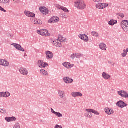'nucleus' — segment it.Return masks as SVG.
Returning <instances> with one entry per match:
<instances>
[{
    "label": "nucleus",
    "instance_id": "72a5a7b5",
    "mask_svg": "<svg viewBox=\"0 0 128 128\" xmlns=\"http://www.w3.org/2000/svg\"><path fill=\"white\" fill-rule=\"evenodd\" d=\"M122 29L124 32H128V25L126 26H122Z\"/></svg>",
    "mask_w": 128,
    "mask_h": 128
},
{
    "label": "nucleus",
    "instance_id": "3c124183",
    "mask_svg": "<svg viewBox=\"0 0 128 128\" xmlns=\"http://www.w3.org/2000/svg\"><path fill=\"white\" fill-rule=\"evenodd\" d=\"M51 112L52 114H56V112H54V109H52V108H51Z\"/></svg>",
    "mask_w": 128,
    "mask_h": 128
},
{
    "label": "nucleus",
    "instance_id": "49530a36",
    "mask_svg": "<svg viewBox=\"0 0 128 128\" xmlns=\"http://www.w3.org/2000/svg\"><path fill=\"white\" fill-rule=\"evenodd\" d=\"M70 58H72V60H74V58H76V54H72L71 55Z\"/></svg>",
    "mask_w": 128,
    "mask_h": 128
},
{
    "label": "nucleus",
    "instance_id": "a211bd4d",
    "mask_svg": "<svg viewBox=\"0 0 128 128\" xmlns=\"http://www.w3.org/2000/svg\"><path fill=\"white\" fill-rule=\"evenodd\" d=\"M102 76L106 80H108L110 78V76L106 72L102 73Z\"/></svg>",
    "mask_w": 128,
    "mask_h": 128
},
{
    "label": "nucleus",
    "instance_id": "a878e982",
    "mask_svg": "<svg viewBox=\"0 0 128 128\" xmlns=\"http://www.w3.org/2000/svg\"><path fill=\"white\" fill-rule=\"evenodd\" d=\"M128 48H127L126 50H124V53L122 54V58H126V56L128 54Z\"/></svg>",
    "mask_w": 128,
    "mask_h": 128
},
{
    "label": "nucleus",
    "instance_id": "a18cd8bd",
    "mask_svg": "<svg viewBox=\"0 0 128 128\" xmlns=\"http://www.w3.org/2000/svg\"><path fill=\"white\" fill-rule=\"evenodd\" d=\"M0 10H1V12H6V10L4 8H2V6H0Z\"/></svg>",
    "mask_w": 128,
    "mask_h": 128
},
{
    "label": "nucleus",
    "instance_id": "f3484780",
    "mask_svg": "<svg viewBox=\"0 0 128 128\" xmlns=\"http://www.w3.org/2000/svg\"><path fill=\"white\" fill-rule=\"evenodd\" d=\"M79 38L84 42H88V37L86 34H80Z\"/></svg>",
    "mask_w": 128,
    "mask_h": 128
},
{
    "label": "nucleus",
    "instance_id": "9d476101",
    "mask_svg": "<svg viewBox=\"0 0 128 128\" xmlns=\"http://www.w3.org/2000/svg\"><path fill=\"white\" fill-rule=\"evenodd\" d=\"M86 112H87L84 114L86 118H92V109L86 110Z\"/></svg>",
    "mask_w": 128,
    "mask_h": 128
},
{
    "label": "nucleus",
    "instance_id": "4c0bfd02",
    "mask_svg": "<svg viewBox=\"0 0 128 128\" xmlns=\"http://www.w3.org/2000/svg\"><path fill=\"white\" fill-rule=\"evenodd\" d=\"M59 42H66V38H62V39H59Z\"/></svg>",
    "mask_w": 128,
    "mask_h": 128
},
{
    "label": "nucleus",
    "instance_id": "4be33fe9",
    "mask_svg": "<svg viewBox=\"0 0 128 128\" xmlns=\"http://www.w3.org/2000/svg\"><path fill=\"white\" fill-rule=\"evenodd\" d=\"M10 0H0L1 4H10Z\"/></svg>",
    "mask_w": 128,
    "mask_h": 128
},
{
    "label": "nucleus",
    "instance_id": "dca6fc26",
    "mask_svg": "<svg viewBox=\"0 0 128 128\" xmlns=\"http://www.w3.org/2000/svg\"><path fill=\"white\" fill-rule=\"evenodd\" d=\"M66 84H72L74 82V80L68 77H65L63 78Z\"/></svg>",
    "mask_w": 128,
    "mask_h": 128
},
{
    "label": "nucleus",
    "instance_id": "9b49d317",
    "mask_svg": "<svg viewBox=\"0 0 128 128\" xmlns=\"http://www.w3.org/2000/svg\"><path fill=\"white\" fill-rule=\"evenodd\" d=\"M12 46H14L16 48V50H20V52H24V50L22 47V46L16 44H12Z\"/></svg>",
    "mask_w": 128,
    "mask_h": 128
},
{
    "label": "nucleus",
    "instance_id": "393cba45",
    "mask_svg": "<svg viewBox=\"0 0 128 128\" xmlns=\"http://www.w3.org/2000/svg\"><path fill=\"white\" fill-rule=\"evenodd\" d=\"M96 8L98 10H104V4H98L96 5Z\"/></svg>",
    "mask_w": 128,
    "mask_h": 128
},
{
    "label": "nucleus",
    "instance_id": "5701e85b",
    "mask_svg": "<svg viewBox=\"0 0 128 128\" xmlns=\"http://www.w3.org/2000/svg\"><path fill=\"white\" fill-rule=\"evenodd\" d=\"M118 24V21L114 20H110V21L108 22L109 26H114V24Z\"/></svg>",
    "mask_w": 128,
    "mask_h": 128
},
{
    "label": "nucleus",
    "instance_id": "f8f14e48",
    "mask_svg": "<svg viewBox=\"0 0 128 128\" xmlns=\"http://www.w3.org/2000/svg\"><path fill=\"white\" fill-rule=\"evenodd\" d=\"M52 44H54V46H56V48H62V44L59 41L58 42V40H52Z\"/></svg>",
    "mask_w": 128,
    "mask_h": 128
},
{
    "label": "nucleus",
    "instance_id": "c85d7f7f",
    "mask_svg": "<svg viewBox=\"0 0 128 128\" xmlns=\"http://www.w3.org/2000/svg\"><path fill=\"white\" fill-rule=\"evenodd\" d=\"M128 26V21L124 20L122 22V26Z\"/></svg>",
    "mask_w": 128,
    "mask_h": 128
},
{
    "label": "nucleus",
    "instance_id": "6ab92c4d",
    "mask_svg": "<svg viewBox=\"0 0 128 128\" xmlns=\"http://www.w3.org/2000/svg\"><path fill=\"white\" fill-rule=\"evenodd\" d=\"M32 24H42V22L41 20L38 19H33L32 20Z\"/></svg>",
    "mask_w": 128,
    "mask_h": 128
},
{
    "label": "nucleus",
    "instance_id": "de8ad7c7",
    "mask_svg": "<svg viewBox=\"0 0 128 128\" xmlns=\"http://www.w3.org/2000/svg\"><path fill=\"white\" fill-rule=\"evenodd\" d=\"M108 4H103V8H108Z\"/></svg>",
    "mask_w": 128,
    "mask_h": 128
},
{
    "label": "nucleus",
    "instance_id": "423d86ee",
    "mask_svg": "<svg viewBox=\"0 0 128 128\" xmlns=\"http://www.w3.org/2000/svg\"><path fill=\"white\" fill-rule=\"evenodd\" d=\"M38 64L40 68H44L48 66V64L47 63L44 62L42 60H38Z\"/></svg>",
    "mask_w": 128,
    "mask_h": 128
},
{
    "label": "nucleus",
    "instance_id": "20e7f679",
    "mask_svg": "<svg viewBox=\"0 0 128 128\" xmlns=\"http://www.w3.org/2000/svg\"><path fill=\"white\" fill-rule=\"evenodd\" d=\"M118 96L124 98H128V94L124 90H120L118 92Z\"/></svg>",
    "mask_w": 128,
    "mask_h": 128
},
{
    "label": "nucleus",
    "instance_id": "79ce46f5",
    "mask_svg": "<svg viewBox=\"0 0 128 128\" xmlns=\"http://www.w3.org/2000/svg\"><path fill=\"white\" fill-rule=\"evenodd\" d=\"M5 120L7 122H10V118L6 117L5 118Z\"/></svg>",
    "mask_w": 128,
    "mask_h": 128
},
{
    "label": "nucleus",
    "instance_id": "f03ea898",
    "mask_svg": "<svg viewBox=\"0 0 128 128\" xmlns=\"http://www.w3.org/2000/svg\"><path fill=\"white\" fill-rule=\"evenodd\" d=\"M38 33L42 36H50V34L48 33V31L46 30H38Z\"/></svg>",
    "mask_w": 128,
    "mask_h": 128
},
{
    "label": "nucleus",
    "instance_id": "f257e3e1",
    "mask_svg": "<svg viewBox=\"0 0 128 128\" xmlns=\"http://www.w3.org/2000/svg\"><path fill=\"white\" fill-rule=\"evenodd\" d=\"M74 6L78 10H84L86 8V4L84 0H78L74 2Z\"/></svg>",
    "mask_w": 128,
    "mask_h": 128
},
{
    "label": "nucleus",
    "instance_id": "1a4fd4ad",
    "mask_svg": "<svg viewBox=\"0 0 128 128\" xmlns=\"http://www.w3.org/2000/svg\"><path fill=\"white\" fill-rule=\"evenodd\" d=\"M40 10L44 16H46V14H48L49 11L48 9L47 8L40 7Z\"/></svg>",
    "mask_w": 128,
    "mask_h": 128
},
{
    "label": "nucleus",
    "instance_id": "b1692460",
    "mask_svg": "<svg viewBox=\"0 0 128 128\" xmlns=\"http://www.w3.org/2000/svg\"><path fill=\"white\" fill-rule=\"evenodd\" d=\"M40 72L42 76H48V72H46V70L42 69V70H41Z\"/></svg>",
    "mask_w": 128,
    "mask_h": 128
},
{
    "label": "nucleus",
    "instance_id": "ddd939ff",
    "mask_svg": "<svg viewBox=\"0 0 128 128\" xmlns=\"http://www.w3.org/2000/svg\"><path fill=\"white\" fill-rule=\"evenodd\" d=\"M24 14L28 18H36V14L30 11H25Z\"/></svg>",
    "mask_w": 128,
    "mask_h": 128
},
{
    "label": "nucleus",
    "instance_id": "2eb2a0df",
    "mask_svg": "<svg viewBox=\"0 0 128 128\" xmlns=\"http://www.w3.org/2000/svg\"><path fill=\"white\" fill-rule=\"evenodd\" d=\"M46 56L47 60H52L54 58V54L50 51L46 52Z\"/></svg>",
    "mask_w": 128,
    "mask_h": 128
},
{
    "label": "nucleus",
    "instance_id": "37998d69",
    "mask_svg": "<svg viewBox=\"0 0 128 128\" xmlns=\"http://www.w3.org/2000/svg\"><path fill=\"white\" fill-rule=\"evenodd\" d=\"M6 96V94L4 92H0V97L1 98H5Z\"/></svg>",
    "mask_w": 128,
    "mask_h": 128
},
{
    "label": "nucleus",
    "instance_id": "4468645a",
    "mask_svg": "<svg viewBox=\"0 0 128 128\" xmlns=\"http://www.w3.org/2000/svg\"><path fill=\"white\" fill-rule=\"evenodd\" d=\"M72 96L73 98H82V94L80 92H72Z\"/></svg>",
    "mask_w": 128,
    "mask_h": 128
},
{
    "label": "nucleus",
    "instance_id": "09e8293b",
    "mask_svg": "<svg viewBox=\"0 0 128 128\" xmlns=\"http://www.w3.org/2000/svg\"><path fill=\"white\" fill-rule=\"evenodd\" d=\"M94 2H102V0H92Z\"/></svg>",
    "mask_w": 128,
    "mask_h": 128
},
{
    "label": "nucleus",
    "instance_id": "e433bc0d",
    "mask_svg": "<svg viewBox=\"0 0 128 128\" xmlns=\"http://www.w3.org/2000/svg\"><path fill=\"white\" fill-rule=\"evenodd\" d=\"M0 112L1 114H6V109H1L0 110Z\"/></svg>",
    "mask_w": 128,
    "mask_h": 128
},
{
    "label": "nucleus",
    "instance_id": "473e14b6",
    "mask_svg": "<svg viewBox=\"0 0 128 128\" xmlns=\"http://www.w3.org/2000/svg\"><path fill=\"white\" fill-rule=\"evenodd\" d=\"M82 57V54L78 53H76L75 54V58H80Z\"/></svg>",
    "mask_w": 128,
    "mask_h": 128
},
{
    "label": "nucleus",
    "instance_id": "c756f323",
    "mask_svg": "<svg viewBox=\"0 0 128 128\" xmlns=\"http://www.w3.org/2000/svg\"><path fill=\"white\" fill-rule=\"evenodd\" d=\"M59 94H60V98H64V92L62 91H60Z\"/></svg>",
    "mask_w": 128,
    "mask_h": 128
},
{
    "label": "nucleus",
    "instance_id": "aec40b11",
    "mask_svg": "<svg viewBox=\"0 0 128 128\" xmlns=\"http://www.w3.org/2000/svg\"><path fill=\"white\" fill-rule=\"evenodd\" d=\"M100 48L102 50H106V45L104 43H100L99 44Z\"/></svg>",
    "mask_w": 128,
    "mask_h": 128
},
{
    "label": "nucleus",
    "instance_id": "a19ab883",
    "mask_svg": "<svg viewBox=\"0 0 128 128\" xmlns=\"http://www.w3.org/2000/svg\"><path fill=\"white\" fill-rule=\"evenodd\" d=\"M14 128H20V124L16 123L14 126Z\"/></svg>",
    "mask_w": 128,
    "mask_h": 128
},
{
    "label": "nucleus",
    "instance_id": "58836bf2",
    "mask_svg": "<svg viewBox=\"0 0 128 128\" xmlns=\"http://www.w3.org/2000/svg\"><path fill=\"white\" fill-rule=\"evenodd\" d=\"M16 117L12 116L10 118V122H16Z\"/></svg>",
    "mask_w": 128,
    "mask_h": 128
},
{
    "label": "nucleus",
    "instance_id": "412c9836",
    "mask_svg": "<svg viewBox=\"0 0 128 128\" xmlns=\"http://www.w3.org/2000/svg\"><path fill=\"white\" fill-rule=\"evenodd\" d=\"M105 112L106 114H109V115H110L112 114H114V112L113 110H110V108H105Z\"/></svg>",
    "mask_w": 128,
    "mask_h": 128
},
{
    "label": "nucleus",
    "instance_id": "f704fd0d",
    "mask_svg": "<svg viewBox=\"0 0 128 128\" xmlns=\"http://www.w3.org/2000/svg\"><path fill=\"white\" fill-rule=\"evenodd\" d=\"M55 114L58 118H62V114L60 112H56Z\"/></svg>",
    "mask_w": 128,
    "mask_h": 128
},
{
    "label": "nucleus",
    "instance_id": "cd10ccee",
    "mask_svg": "<svg viewBox=\"0 0 128 128\" xmlns=\"http://www.w3.org/2000/svg\"><path fill=\"white\" fill-rule=\"evenodd\" d=\"M91 34L92 36H95V38H98V33L96 32H92Z\"/></svg>",
    "mask_w": 128,
    "mask_h": 128
},
{
    "label": "nucleus",
    "instance_id": "bb28decb",
    "mask_svg": "<svg viewBox=\"0 0 128 128\" xmlns=\"http://www.w3.org/2000/svg\"><path fill=\"white\" fill-rule=\"evenodd\" d=\"M63 66L66 68H70V64L68 62H65L63 64Z\"/></svg>",
    "mask_w": 128,
    "mask_h": 128
},
{
    "label": "nucleus",
    "instance_id": "6e6552de",
    "mask_svg": "<svg viewBox=\"0 0 128 128\" xmlns=\"http://www.w3.org/2000/svg\"><path fill=\"white\" fill-rule=\"evenodd\" d=\"M55 8H58V10H63V12H70V10L66 8L61 6L59 4H56L55 6Z\"/></svg>",
    "mask_w": 128,
    "mask_h": 128
},
{
    "label": "nucleus",
    "instance_id": "0eeeda50",
    "mask_svg": "<svg viewBox=\"0 0 128 128\" xmlns=\"http://www.w3.org/2000/svg\"><path fill=\"white\" fill-rule=\"evenodd\" d=\"M116 106L120 108H126V106H128V104L124 101L122 100H120L119 101L117 104Z\"/></svg>",
    "mask_w": 128,
    "mask_h": 128
},
{
    "label": "nucleus",
    "instance_id": "39448f33",
    "mask_svg": "<svg viewBox=\"0 0 128 128\" xmlns=\"http://www.w3.org/2000/svg\"><path fill=\"white\" fill-rule=\"evenodd\" d=\"M60 22V18L57 16L52 17L48 21L49 24H56V22Z\"/></svg>",
    "mask_w": 128,
    "mask_h": 128
},
{
    "label": "nucleus",
    "instance_id": "c9c22d12",
    "mask_svg": "<svg viewBox=\"0 0 128 128\" xmlns=\"http://www.w3.org/2000/svg\"><path fill=\"white\" fill-rule=\"evenodd\" d=\"M116 14L118 16H120V18H124V14L122 13H118Z\"/></svg>",
    "mask_w": 128,
    "mask_h": 128
},
{
    "label": "nucleus",
    "instance_id": "ea45409f",
    "mask_svg": "<svg viewBox=\"0 0 128 128\" xmlns=\"http://www.w3.org/2000/svg\"><path fill=\"white\" fill-rule=\"evenodd\" d=\"M4 94H5V98H8V96H10V93L9 92H4Z\"/></svg>",
    "mask_w": 128,
    "mask_h": 128
},
{
    "label": "nucleus",
    "instance_id": "7ed1b4c3",
    "mask_svg": "<svg viewBox=\"0 0 128 128\" xmlns=\"http://www.w3.org/2000/svg\"><path fill=\"white\" fill-rule=\"evenodd\" d=\"M19 72L21 74L22 76H26L28 74V70H26V68H19Z\"/></svg>",
    "mask_w": 128,
    "mask_h": 128
},
{
    "label": "nucleus",
    "instance_id": "603ef678",
    "mask_svg": "<svg viewBox=\"0 0 128 128\" xmlns=\"http://www.w3.org/2000/svg\"><path fill=\"white\" fill-rule=\"evenodd\" d=\"M20 0H18L16 1L15 2V4H18L20 2Z\"/></svg>",
    "mask_w": 128,
    "mask_h": 128
},
{
    "label": "nucleus",
    "instance_id": "2f4dec72",
    "mask_svg": "<svg viewBox=\"0 0 128 128\" xmlns=\"http://www.w3.org/2000/svg\"><path fill=\"white\" fill-rule=\"evenodd\" d=\"M91 112H92V114H94L96 116H100V114L98 111L91 109Z\"/></svg>",
    "mask_w": 128,
    "mask_h": 128
},
{
    "label": "nucleus",
    "instance_id": "c03bdc74",
    "mask_svg": "<svg viewBox=\"0 0 128 128\" xmlns=\"http://www.w3.org/2000/svg\"><path fill=\"white\" fill-rule=\"evenodd\" d=\"M4 60L0 59V66H4Z\"/></svg>",
    "mask_w": 128,
    "mask_h": 128
},
{
    "label": "nucleus",
    "instance_id": "8fccbe9b",
    "mask_svg": "<svg viewBox=\"0 0 128 128\" xmlns=\"http://www.w3.org/2000/svg\"><path fill=\"white\" fill-rule=\"evenodd\" d=\"M54 128H62V126H60V125H58V124H56Z\"/></svg>",
    "mask_w": 128,
    "mask_h": 128
},
{
    "label": "nucleus",
    "instance_id": "7c9ffc66",
    "mask_svg": "<svg viewBox=\"0 0 128 128\" xmlns=\"http://www.w3.org/2000/svg\"><path fill=\"white\" fill-rule=\"evenodd\" d=\"M10 66V62H8L6 60H4V63L3 64V66Z\"/></svg>",
    "mask_w": 128,
    "mask_h": 128
}]
</instances>
